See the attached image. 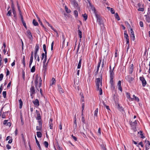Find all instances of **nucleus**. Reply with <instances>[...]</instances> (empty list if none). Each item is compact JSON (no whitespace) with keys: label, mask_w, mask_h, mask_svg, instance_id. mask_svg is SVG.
<instances>
[{"label":"nucleus","mask_w":150,"mask_h":150,"mask_svg":"<svg viewBox=\"0 0 150 150\" xmlns=\"http://www.w3.org/2000/svg\"><path fill=\"white\" fill-rule=\"evenodd\" d=\"M3 95L4 98H5L6 96V91H4L3 92Z\"/></svg>","instance_id":"51"},{"label":"nucleus","mask_w":150,"mask_h":150,"mask_svg":"<svg viewBox=\"0 0 150 150\" xmlns=\"http://www.w3.org/2000/svg\"><path fill=\"white\" fill-rule=\"evenodd\" d=\"M133 71V69H129V72L130 74H132Z\"/></svg>","instance_id":"62"},{"label":"nucleus","mask_w":150,"mask_h":150,"mask_svg":"<svg viewBox=\"0 0 150 150\" xmlns=\"http://www.w3.org/2000/svg\"><path fill=\"white\" fill-rule=\"evenodd\" d=\"M46 46L45 44H44L43 45V49L44 51L45 52V54H47V52L46 49Z\"/></svg>","instance_id":"30"},{"label":"nucleus","mask_w":150,"mask_h":150,"mask_svg":"<svg viewBox=\"0 0 150 150\" xmlns=\"http://www.w3.org/2000/svg\"><path fill=\"white\" fill-rule=\"evenodd\" d=\"M42 80L40 77L37 76L36 78V80L35 81V84L36 86L38 85V83H39V87L40 88L42 86Z\"/></svg>","instance_id":"3"},{"label":"nucleus","mask_w":150,"mask_h":150,"mask_svg":"<svg viewBox=\"0 0 150 150\" xmlns=\"http://www.w3.org/2000/svg\"><path fill=\"white\" fill-rule=\"evenodd\" d=\"M53 46H54V42H53L51 44V50L52 51L53 50Z\"/></svg>","instance_id":"56"},{"label":"nucleus","mask_w":150,"mask_h":150,"mask_svg":"<svg viewBox=\"0 0 150 150\" xmlns=\"http://www.w3.org/2000/svg\"><path fill=\"white\" fill-rule=\"evenodd\" d=\"M27 33L28 35V37L30 40H32L33 38L32 35L31 34V32L30 30H28Z\"/></svg>","instance_id":"14"},{"label":"nucleus","mask_w":150,"mask_h":150,"mask_svg":"<svg viewBox=\"0 0 150 150\" xmlns=\"http://www.w3.org/2000/svg\"><path fill=\"white\" fill-rule=\"evenodd\" d=\"M56 82V80L54 78H52V80L50 82V85L52 86Z\"/></svg>","instance_id":"18"},{"label":"nucleus","mask_w":150,"mask_h":150,"mask_svg":"<svg viewBox=\"0 0 150 150\" xmlns=\"http://www.w3.org/2000/svg\"><path fill=\"white\" fill-rule=\"evenodd\" d=\"M4 75L2 74H0V81H1L3 78Z\"/></svg>","instance_id":"49"},{"label":"nucleus","mask_w":150,"mask_h":150,"mask_svg":"<svg viewBox=\"0 0 150 150\" xmlns=\"http://www.w3.org/2000/svg\"><path fill=\"white\" fill-rule=\"evenodd\" d=\"M46 55V56H47V54H45V53H42L41 55V57L45 58V57Z\"/></svg>","instance_id":"52"},{"label":"nucleus","mask_w":150,"mask_h":150,"mask_svg":"<svg viewBox=\"0 0 150 150\" xmlns=\"http://www.w3.org/2000/svg\"><path fill=\"white\" fill-rule=\"evenodd\" d=\"M35 139L36 142L37 144V145L38 146V147L39 148V149L40 150L41 149V147L40 145V144L39 143V142H38V139H37L36 137L35 136Z\"/></svg>","instance_id":"24"},{"label":"nucleus","mask_w":150,"mask_h":150,"mask_svg":"<svg viewBox=\"0 0 150 150\" xmlns=\"http://www.w3.org/2000/svg\"><path fill=\"white\" fill-rule=\"evenodd\" d=\"M6 147L7 148V149L9 150L11 149V146L10 145L8 144L6 145Z\"/></svg>","instance_id":"54"},{"label":"nucleus","mask_w":150,"mask_h":150,"mask_svg":"<svg viewBox=\"0 0 150 150\" xmlns=\"http://www.w3.org/2000/svg\"><path fill=\"white\" fill-rule=\"evenodd\" d=\"M39 126H37L36 127V130H40L42 129V123L40 121H39Z\"/></svg>","instance_id":"15"},{"label":"nucleus","mask_w":150,"mask_h":150,"mask_svg":"<svg viewBox=\"0 0 150 150\" xmlns=\"http://www.w3.org/2000/svg\"><path fill=\"white\" fill-rule=\"evenodd\" d=\"M74 14L75 17H77L78 16V12L76 10H75L74 11Z\"/></svg>","instance_id":"34"},{"label":"nucleus","mask_w":150,"mask_h":150,"mask_svg":"<svg viewBox=\"0 0 150 150\" xmlns=\"http://www.w3.org/2000/svg\"><path fill=\"white\" fill-rule=\"evenodd\" d=\"M73 139L75 141H76L77 140V138L76 137L74 136L73 135H71Z\"/></svg>","instance_id":"64"},{"label":"nucleus","mask_w":150,"mask_h":150,"mask_svg":"<svg viewBox=\"0 0 150 150\" xmlns=\"http://www.w3.org/2000/svg\"><path fill=\"white\" fill-rule=\"evenodd\" d=\"M45 22L47 24L49 27H51V26H52V25L46 20H45Z\"/></svg>","instance_id":"61"},{"label":"nucleus","mask_w":150,"mask_h":150,"mask_svg":"<svg viewBox=\"0 0 150 150\" xmlns=\"http://www.w3.org/2000/svg\"><path fill=\"white\" fill-rule=\"evenodd\" d=\"M30 96L32 97V98H33V95L35 93V88L32 85L30 88Z\"/></svg>","instance_id":"6"},{"label":"nucleus","mask_w":150,"mask_h":150,"mask_svg":"<svg viewBox=\"0 0 150 150\" xmlns=\"http://www.w3.org/2000/svg\"><path fill=\"white\" fill-rule=\"evenodd\" d=\"M62 40L63 42H65V37H64V35L63 34L62 35Z\"/></svg>","instance_id":"57"},{"label":"nucleus","mask_w":150,"mask_h":150,"mask_svg":"<svg viewBox=\"0 0 150 150\" xmlns=\"http://www.w3.org/2000/svg\"><path fill=\"white\" fill-rule=\"evenodd\" d=\"M115 16L116 18H117L118 21H119L120 20V18L119 16V15L117 13H115Z\"/></svg>","instance_id":"35"},{"label":"nucleus","mask_w":150,"mask_h":150,"mask_svg":"<svg viewBox=\"0 0 150 150\" xmlns=\"http://www.w3.org/2000/svg\"><path fill=\"white\" fill-rule=\"evenodd\" d=\"M45 56H46L45 57V58H44V59L43 62V65L45 64L46 63V62L47 60V56H46V55Z\"/></svg>","instance_id":"41"},{"label":"nucleus","mask_w":150,"mask_h":150,"mask_svg":"<svg viewBox=\"0 0 150 150\" xmlns=\"http://www.w3.org/2000/svg\"><path fill=\"white\" fill-rule=\"evenodd\" d=\"M51 29L54 31L55 32H56L57 33V36H58V33L57 31L52 26H51Z\"/></svg>","instance_id":"43"},{"label":"nucleus","mask_w":150,"mask_h":150,"mask_svg":"<svg viewBox=\"0 0 150 150\" xmlns=\"http://www.w3.org/2000/svg\"><path fill=\"white\" fill-rule=\"evenodd\" d=\"M138 134H139L141 136V137L142 138H144V135L142 131H140L139 132H138Z\"/></svg>","instance_id":"36"},{"label":"nucleus","mask_w":150,"mask_h":150,"mask_svg":"<svg viewBox=\"0 0 150 150\" xmlns=\"http://www.w3.org/2000/svg\"><path fill=\"white\" fill-rule=\"evenodd\" d=\"M30 71L32 72H34L35 71V66H33L31 69Z\"/></svg>","instance_id":"39"},{"label":"nucleus","mask_w":150,"mask_h":150,"mask_svg":"<svg viewBox=\"0 0 150 150\" xmlns=\"http://www.w3.org/2000/svg\"><path fill=\"white\" fill-rule=\"evenodd\" d=\"M91 78L90 76H89L88 78L87 81L89 83L91 82Z\"/></svg>","instance_id":"50"},{"label":"nucleus","mask_w":150,"mask_h":150,"mask_svg":"<svg viewBox=\"0 0 150 150\" xmlns=\"http://www.w3.org/2000/svg\"><path fill=\"white\" fill-rule=\"evenodd\" d=\"M126 79H127L129 82L131 83L133 80L134 78L130 77L129 76H127L126 77Z\"/></svg>","instance_id":"12"},{"label":"nucleus","mask_w":150,"mask_h":150,"mask_svg":"<svg viewBox=\"0 0 150 150\" xmlns=\"http://www.w3.org/2000/svg\"><path fill=\"white\" fill-rule=\"evenodd\" d=\"M37 136L38 138H40L42 137V134L40 132H37Z\"/></svg>","instance_id":"31"},{"label":"nucleus","mask_w":150,"mask_h":150,"mask_svg":"<svg viewBox=\"0 0 150 150\" xmlns=\"http://www.w3.org/2000/svg\"><path fill=\"white\" fill-rule=\"evenodd\" d=\"M110 77H114V72L113 70H109Z\"/></svg>","instance_id":"19"},{"label":"nucleus","mask_w":150,"mask_h":150,"mask_svg":"<svg viewBox=\"0 0 150 150\" xmlns=\"http://www.w3.org/2000/svg\"><path fill=\"white\" fill-rule=\"evenodd\" d=\"M58 91L60 93H64V89L62 88L60 85H58Z\"/></svg>","instance_id":"13"},{"label":"nucleus","mask_w":150,"mask_h":150,"mask_svg":"<svg viewBox=\"0 0 150 150\" xmlns=\"http://www.w3.org/2000/svg\"><path fill=\"white\" fill-rule=\"evenodd\" d=\"M7 15L8 16H11L12 15L11 14V10H10L8 11L7 14Z\"/></svg>","instance_id":"44"},{"label":"nucleus","mask_w":150,"mask_h":150,"mask_svg":"<svg viewBox=\"0 0 150 150\" xmlns=\"http://www.w3.org/2000/svg\"><path fill=\"white\" fill-rule=\"evenodd\" d=\"M12 12L14 15V16L15 17L16 16V13L15 9L12 10Z\"/></svg>","instance_id":"45"},{"label":"nucleus","mask_w":150,"mask_h":150,"mask_svg":"<svg viewBox=\"0 0 150 150\" xmlns=\"http://www.w3.org/2000/svg\"><path fill=\"white\" fill-rule=\"evenodd\" d=\"M65 9L67 13H70L71 12L70 10L68 9L67 7L66 6H65Z\"/></svg>","instance_id":"27"},{"label":"nucleus","mask_w":150,"mask_h":150,"mask_svg":"<svg viewBox=\"0 0 150 150\" xmlns=\"http://www.w3.org/2000/svg\"><path fill=\"white\" fill-rule=\"evenodd\" d=\"M110 12L112 14H114L115 13V10H114V9L112 8H110Z\"/></svg>","instance_id":"47"},{"label":"nucleus","mask_w":150,"mask_h":150,"mask_svg":"<svg viewBox=\"0 0 150 150\" xmlns=\"http://www.w3.org/2000/svg\"><path fill=\"white\" fill-rule=\"evenodd\" d=\"M44 145L46 148H47L49 145L47 142L45 141L44 143Z\"/></svg>","instance_id":"37"},{"label":"nucleus","mask_w":150,"mask_h":150,"mask_svg":"<svg viewBox=\"0 0 150 150\" xmlns=\"http://www.w3.org/2000/svg\"><path fill=\"white\" fill-rule=\"evenodd\" d=\"M138 11H144V9L142 8H139L138 9Z\"/></svg>","instance_id":"59"},{"label":"nucleus","mask_w":150,"mask_h":150,"mask_svg":"<svg viewBox=\"0 0 150 150\" xmlns=\"http://www.w3.org/2000/svg\"><path fill=\"white\" fill-rule=\"evenodd\" d=\"M22 23L23 24V26L25 28H26V23H25V22H24V21H22Z\"/></svg>","instance_id":"63"},{"label":"nucleus","mask_w":150,"mask_h":150,"mask_svg":"<svg viewBox=\"0 0 150 150\" xmlns=\"http://www.w3.org/2000/svg\"><path fill=\"white\" fill-rule=\"evenodd\" d=\"M139 25H140V26L141 27H143V22L142 21H140L139 22Z\"/></svg>","instance_id":"55"},{"label":"nucleus","mask_w":150,"mask_h":150,"mask_svg":"<svg viewBox=\"0 0 150 150\" xmlns=\"http://www.w3.org/2000/svg\"><path fill=\"white\" fill-rule=\"evenodd\" d=\"M19 13H20V16L21 17V21H24V20H23V16L21 14V11Z\"/></svg>","instance_id":"48"},{"label":"nucleus","mask_w":150,"mask_h":150,"mask_svg":"<svg viewBox=\"0 0 150 150\" xmlns=\"http://www.w3.org/2000/svg\"><path fill=\"white\" fill-rule=\"evenodd\" d=\"M93 10L94 11L95 16L97 19V22L98 23V24H99L100 25H102L103 24V22L102 19L100 16L98 15L97 13H96L95 9L94 7H93Z\"/></svg>","instance_id":"2"},{"label":"nucleus","mask_w":150,"mask_h":150,"mask_svg":"<svg viewBox=\"0 0 150 150\" xmlns=\"http://www.w3.org/2000/svg\"><path fill=\"white\" fill-rule=\"evenodd\" d=\"M39 49V45L38 44H36L35 47V50L34 52H38Z\"/></svg>","instance_id":"17"},{"label":"nucleus","mask_w":150,"mask_h":150,"mask_svg":"<svg viewBox=\"0 0 150 150\" xmlns=\"http://www.w3.org/2000/svg\"><path fill=\"white\" fill-rule=\"evenodd\" d=\"M145 142L146 144L145 145V149H149L150 147V142L149 141L145 140Z\"/></svg>","instance_id":"9"},{"label":"nucleus","mask_w":150,"mask_h":150,"mask_svg":"<svg viewBox=\"0 0 150 150\" xmlns=\"http://www.w3.org/2000/svg\"><path fill=\"white\" fill-rule=\"evenodd\" d=\"M133 98H134V100H135L136 101H137V102H139V98L135 96L134 95H133Z\"/></svg>","instance_id":"28"},{"label":"nucleus","mask_w":150,"mask_h":150,"mask_svg":"<svg viewBox=\"0 0 150 150\" xmlns=\"http://www.w3.org/2000/svg\"><path fill=\"white\" fill-rule=\"evenodd\" d=\"M131 39L133 40L134 41L135 40V36L134 34L132 35H131Z\"/></svg>","instance_id":"46"},{"label":"nucleus","mask_w":150,"mask_h":150,"mask_svg":"<svg viewBox=\"0 0 150 150\" xmlns=\"http://www.w3.org/2000/svg\"><path fill=\"white\" fill-rule=\"evenodd\" d=\"M117 87L118 90H120V91L122 92V89L121 86V81H119L117 84Z\"/></svg>","instance_id":"10"},{"label":"nucleus","mask_w":150,"mask_h":150,"mask_svg":"<svg viewBox=\"0 0 150 150\" xmlns=\"http://www.w3.org/2000/svg\"><path fill=\"white\" fill-rule=\"evenodd\" d=\"M33 57H32H32H30V59L29 61V67L30 68H31V65L32 64V63L33 62Z\"/></svg>","instance_id":"20"},{"label":"nucleus","mask_w":150,"mask_h":150,"mask_svg":"<svg viewBox=\"0 0 150 150\" xmlns=\"http://www.w3.org/2000/svg\"><path fill=\"white\" fill-rule=\"evenodd\" d=\"M101 62V59H99V60L98 62V65L96 68V72L97 73L99 71V68L100 66V64Z\"/></svg>","instance_id":"16"},{"label":"nucleus","mask_w":150,"mask_h":150,"mask_svg":"<svg viewBox=\"0 0 150 150\" xmlns=\"http://www.w3.org/2000/svg\"><path fill=\"white\" fill-rule=\"evenodd\" d=\"M124 37L125 38H126V44H129V36L127 34V32L126 31L124 32Z\"/></svg>","instance_id":"8"},{"label":"nucleus","mask_w":150,"mask_h":150,"mask_svg":"<svg viewBox=\"0 0 150 150\" xmlns=\"http://www.w3.org/2000/svg\"><path fill=\"white\" fill-rule=\"evenodd\" d=\"M33 24L35 26H38V23L35 19H33Z\"/></svg>","instance_id":"26"},{"label":"nucleus","mask_w":150,"mask_h":150,"mask_svg":"<svg viewBox=\"0 0 150 150\" xmlns=\"http://www.w3.org/2000/svg\"><path fill=\"white\" fill-rule=\"evenodd\" d=\"M33 103L36 108H38L39 106V100L37 99L33 101Z\"/></svg>","instance_id":"7"},{"label":"nucleus","mask_w":150,"mask_h":150,"mask_svg":"<svg viewBox=\"0 0 150 150\" xmlns=\"http://www.w3.org/2000/svg\"><path fill=\"white\" fill-rule=\"evenodd\" d=\"M74 124L75 125V127H77V124L76 122V116L74 117Z\"/></svg>","instance_id":"53"},{"label":"nucleus","mask_w":150,"mask_h":150,"mask_svg":"<svg viewBox=\"0 0 150 150\" xmlns=\"http://www.w3.org/2000/svg\"><path fill=\"white\" fill-rule=\"evenodd\" d=\"M98 112V108H97L94 112V115L97 116Z\"/></svg>","instance_id":"40"},{"label":"nucleus","mask_w":150,"mask_h":150,"mask_svg":"<svg viewBox=\"0 0 150 150\" xmlns=\"http://www.w3.org/2000/svg\"><path fill=\"white\" fill-rule=\"evenodd\" d=\"M114 77H110V83L112 86L114 85L113 80Z\"/></svg>","instance_id":"23"},{"label":"nucleus","mask_w":150,"mask_h":150,"mask_svg":"<svg viewBox=\"0 0 150 150\" xmlns=\"http://www.w3.org/2000/svg\"><path fill=\"white\" fill-rule=\"evenodd\" d=\"M102 76L101 75L100 78H96L95 82L96 86L97 87V90L99 91V94L100 95H102L103 94L102 90L101 88L102 84Z\"/></svg>","instance_id":"1"},{"label":"nucleus","mask_w":150,"mask_h":150,"mask_svg":"<svg viewBox=\"0 0 150 150\" xmlns=\"http://www.w3.org/2000/svg\"><path fill=\"white\" fill-rule=\"evenodd\" d=\"M81 59H80L79 60V63L78 65V69H80L81 67Z\"/></svg>","instance_id":"29"},{"label":"nucleus","mask_w":150,"mask_h":150,"mask_svg":"<svg viewBox=\"0 0 150 150\" xmlns=\"http://www.w3.org/2000/svg\"><path fill=\"white\" fill-rule=\"evenodd\" d=\"M82 16L83 17L85 21H86L87 19L88 16L86 13H85L84 14H82Z\"/></svg>","instance_id":"32"},{"label":"nucleus","mask_w":150,"mask_h":150,"mask_svg":"<svg viewBox=\"0 0 150 150\" xmlns=\"http://www.w3.org/2000/svg\"><path fill=\"white\" fill-rule=\"evenodd\" d=\"M78 34H79V38H80V40H81V38L82 37L81 32V31L80 30H78Z\"/></svg>","instance_id":"25"},{"label":"nucleus","mask_w":150,"mask_h":150,"mask_svg":"<svg viewBox=\"0 0 150 150\" xmlns=\"http://www.w3.org/2000/svg\"><path fill=\"white\" fill-rule=\"evenodd\" d=\"M130 124L132 126H135L137 124V122L136 120H135L134 122H130Z\"/></svg>","instance_id":"21"},{"label":"nucleus","mask_w":150,"mask_h":150,"mask_svg":"<svg viewBox=\"0 0 150 150\" xmlns=\"http://www.w3.org/2000/svg\"><path fill=\"white\" fill-rule=\"evenodd\" d=\"M139 145H140L142 147H144V145L143 144V143L142 142H139Z\"/></svg>","instance_id":"60"},{"label":"nucleus","mask_w":150,"mask_h":150,"mask_svg":"<svg viewBox=\"0 0 150 150\" xmlns=\"http://www.w3.org/2000/svg\"><path fill=\"white\" fill-rule=\"evenodd\" d=\"M41 116L40 114H38L37 115V117H36L37 120H41Z\"/></svg>","instance_id":"42"},{"label":"nucleus","mask_w":150,"mask_h":150,"mask_svg":"<svg viewBox=\"0 0 150 150\" xmlns=\"http://www.w3.org/2000/svg\"><path fill=\"white\" fill-rule=\"evenodd\" d=\"M48 62L49 60H48L47 63H46L45 64L43 65L42 72L43 73L44 76L46 74V71L47 68L48 63Z\"/></svg>","instance_id":"4"},{"label":"nucleus","mask_w":150,"mask_h":150,"mask_svg":"<svg viewBox=\"0 0 150 150\" xmlns=\"http://www.w3.org/2000/svg\"><path fill=\"white\" fill-rule=\"evenodd\" d=\"M81 115H82V121L83 123L85 124V123H86L85 118L84 117V115H83V113H82Z\"/></svg>","instance_id":"33"},{"label":"nucleus","mask_w":150,"mask_h":150,"mask_svg":"<svg viewBox=\"0 0 150 150\" xmlns=\"http://www.w3.org/2000/svg\"><path fill=\"white\" fill-rule=\"evenodd\" d=\"M18 101L19 103V108L21 109L22 108L23 105L22 101L21 99H19Z\"/></svg>","instance_id":"22"},{"label":"nucleus","mask_w":150,"mask_h":150,"mask_svg":"<svg viewBox=\"0 0 150 150\" xmlns=\"http://www.w3.org/2000/svg\"><path fill=\"white\" fill-rule=\"evenodd\" d=\"M139 79L142 82V86L143 87L145 86L147 83L145 79L143 76H140L139 77Z\"/></svg>","instance_id":"5"},{"label":"nucleus","mask_w":150,"mask_h":150,"mask_svg":"<svg viewBox=\"0 0 150 150\" xmlns=\"http://www.w3.org/2000/svg\"><path fill=\"white\" fill-rule=\"evenodd\" d=\"M22 63L23 64V66L24 67H25V60H24V59H22Z\"/></svg>","instance_id":"58"},{"label":"nucleus","mask_w":150,"mask_h":150,"mask_svg":"<svg viewBox=\"0 0 150 150\" xmlns=\"http://www.w3.org/2000/svg\"><path fill=\"white\" fill-rule=\"evenodd\" d=\"M127 98L130 100L133 101L134 100V98H131L130 94L129 93L127 92L126 93Z\"/></svg>","instance_id":"11"},{"label":"nucleus","mask_w":150,"mask_h":150,"mask_svg":"<svg viewBox=\"0 0 150 150\" xmlns=\"http://www.w3.org/2000/svg\"><path fill=\"white\" fill-rule=\"evenodd\" d=\"M129 44H127V45L125 47V48L126 50L127 53L128 50L129 49Z\"/></svg>","instance_id":"38"}]
</instances>
